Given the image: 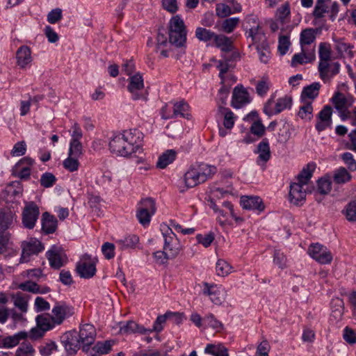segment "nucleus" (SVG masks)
<instances>
[{
  "label": "nucleus",
  "instance_id": "nucleus-36",
  "mask_svg": "<svg viewBox=\"0 0 356 356\" xmlns=\"http://www.w3.org/2000/svg\"><path fill=\"white\" fill-rule=\"evenodd\" d=\"M316 165L314 163H308L298 175L297 182L307 186L312 177Z\"/></svg>",
  "mask_w": 356,
  "mask_h": 356
},
{
  "label": "nucleus",
  "instance_id": "nucleus-53",
  "mask_svg": "<svg viewBox=\"0 0 356 356\" xmlns=\"http://www.w3.org/2000/svg\"><path fill=\"white\" fill-rule=\"evenodd\" d=\"M18 288L23 291L31 292L33 293H44L49 291V289H45L43 291H40L39 286L36 283L33 282H26L24 283H21L19 284Z\"/></svg>",
  "mask_w": 356,
  "mask_h": 356
},
{
  "label": "nucleus",
  "instance_id": "nucleus-21",
  "mask_svg": "<svg viewBox=\"0 0 356 356\" xmlns=\"http://www.w3.org/2000/svg\"><path fill=\"white\" fill-rule=\"evenodd\" d=\"M17 65L21 69L29 67L33 61L31 50L26 45L21 46L16 52Z\"/></svg>",
  "mask_w": 356,
  "mask_h": 356
},
{
  "label": "nucleus",
  "instance_id": "nucleus-20",
  "mask_svg": "<svg viewBox=\"0 0 356 356\" xmlns=\"http://www.w3.org/2000/svg\"><path fill=\"white\" fill-rule=\"evenodd\" d=\"M314 46L311 49H301V52L293 55L291 65L296 67L298 65H304L315 60Z\"/></svg>",
  "mask_w": 356,
  "mask_h": 356
},
{
  "label": "nucleus",
  "instance_id": "nucleus-59",
  "mask_svg": "<svg viewBox=\"0 0 356 356\" xmlns=\"http://www.w3.org/2000/svg\"><path fill=\"white\" fill-rule=\"evenodd\" d=\"M83 146L80 140H71L68 154L79 157L82 154Z\"/></svg>",
  "mask_w": 356,
  "mask_h": 356
},
{
  "label": "nucleus",
  "instance_id": "nucleus-48",
  "mask_svg": "<svg viewBox=\"0 0 356 356\" xmlns=\"http://www.w3.org/2000/svg\"><path fill=\"white\" fill-rule=\"evenodd\" d=\"M216 273L218 276L225 277L232 271V266L223 259H218L216 266Z\"/></svg>",
  "mask_w": 356,
  "mask_h": 356
},
{
  "label": "nucleus",
  "instance_id": "nucleus-29",
  "mask_svg": "<svg viewBox=\"0 0 356 356\" xmlns=\"http://www.w3.org/2000/svg\"><path fill=\"white\" fill-rule=\"evenodd\" d=\"M57 228V220L48 212H44L42 217V229L46 234L54 233Z\"/></svg>",
  "mask_w": 356,
  "mask_h": 356
},
{
  "label": "nucleus",
  "instance_id": "nucleus-35",
  "mask_svg": "<svg viewBox=\"0 0 356 356\" xmlns=\"http://www.w3.org/2000/svg\"><path fill=\"white\" fill-rule=\"evenodd\" d=\"M204 353L213 356H229L228 349L222 343L207 344Z\"/></svg>",
  "mask_w": 356,
  "mask_h": 356
},
{
  "label": "nucleus",
  "instance_id": "nucleus-44",
  "mask_svg": "<svg viewBox=\"0 0 356 356\" xmlns=\"http://www.w3.org/2000/svg\"><path fill=\"white\" fill-rule=\"evenodd\" d=\"M195 34L198 40L204 42H208L213 40L216 33L203 27H197L195 29Z\"/></svg>",
  "mask_w": 356,
  "mask_h": 356
},
{
  "label": "nucleus",
  "instance_id": "nucleus-27",
  "mask_svg": "<svg viewBox=\"0 0 356 356\" xmlns=\"http://www.w3.org/2000/svg\"><path fill=\"white\" fill-rule=\"evenodd\" d=\"M316 31L314 29H306L302 31L300 35L301 49H311L315 47Z\"/></svg>",
  "mask_w": 356,
  "mask_h": 356
},
{
  "label": "nucleus",
  "instance_id": "nucleus-58",
  "mask_svg": "<svg viewBox=\"0 0 356 356\" xmlns=\"http://www.w3.org/2000/svg\"><path fill=\"white\" fill-rule=\"evenodd\" d=\"M239 22L238 17H232L225 19L222 23V30L227 33H232Z\"/></svg>",
  "mask_w": 356,
  "mask_h": 356
},
{
  "label": "nucleus",
  "instance_id": "nucleus-46",
  "mask_svg": "<svg viewBox=\"0 0 356 356\" xmlns=\"http://www.w3.org/2000/svg\"><path fill=\"white\" fill-rule=\"evenodd\" d=\"M343 314V302L340 298L332 300V316L337 321L341 320Z\"/></svg>",
  "mask_w": 356,
  "mask_h": 356
},
{
  "label": "nucleus",
  "instance_id": "nucleus-64",
  "mask_svg": "<svg viewBox=\"0 0 356 356\" xmlns=\"http://www.w3.org/2000/svg\"><path fill=\"white\" fill-rule=\"evenodd\" d=\"M56 181V177L51 172H45L42 175L40 184L44 188L51 187Z\"/></svg>",
  "mask_w": 356,
  "mask_h": 356
},
{
  "label": "nucleus",
  "instance_id": "nucleus-23",
  "mask_svg": "<svg viewBox=\"0 0 356 356\" xmlns=\"http://www.w3.org/2000/svg\"><path fill=\"white\" fill-rule=\"evenodd\" d=\"M49 264L54 268H59L64 265L66 258L62 251L56 247H52L47 252Z\"/></svg>",
  "mask_w": 356,
  "mask_h": 356
},
{
  "label": "nucleus",
  "instance_id": "nucleus-11",
  "mask_svg": "<svg viewBox=\"0 0 356 356\" xmlns=\"http://www.w3.org/2000/svg\"><path fill=\"white\" fill-rule=\"evenodd\" d=\"M40 211L38 207L33 202L26 204L22 212V224L27 229H33L38 218Z\"/></svg>",
  "mask_w": 356,
  "mask_h": 356
},
{
  "label": "nucleus",
  "instance_id": "nucleus-6",
  "mask_svg": "<svg viewBox=\"0 0 356 356\" xmlns=\"http://www.w3.org/2000/svg\"><path fill=\"white\" fill-rule=\"evenodd\" d=\"M156 212L155 202L152 198L142 200L138 207L136 217L143 226L149 225L152 216Z\"/></svg>",
  "mask_w": 356,
  "mask_h": 356
},
{
  "label": "nucleus",
  "instance_id": "nucleus-57",
  "mask_svg": "<svg viewBox=\"0 0 356 356\" xmlns=\"http://www.w3.org/2000/svg\"><path fill=\"white\" fill-rule=\"evenodd\" d=\"M327 1L317 0L313 15L316 18H321L328 12V7L326 5Z\"/></svg>",
  "mask_w": 356,
  "mask_h": 356
},
{
  "label": "nucleus",
  "instance_id": "nucleus-13",
  "mask_svg": "<svg viewBox=\"0 0 356 356\" xmlns=\"http://www.w3.org/2000/svg\"><path fill=\"white\" fill-rule=\"evenodd\" d=\"M292 103V99L290 97L284 96L283 97L279 98L275 103V107L273 106V99H270L266 103L264 107V112L270 116L273 115H276L286 108H290Z\"/></svg>",
  "mask_w": 356,
  "mask_h": 356
},
{
  "label": "nucleus",
  "instance_id": "nucleus-8",
  "mask_svg": "<svg viewBox=\"0 0 356 356\" xmlns=\"http://www.w3.org/2000/svg\"><path fill=\"white\" fill-rule=\"evenodd\" d=\"M97 262V259L90 255H83L76 264V271L79 276L85 279L92 277L96 273Z\"/></svg>",
  "mask_w": 356,
  "mask_h": 356
},
{
  "label": "nucleus",
  "instance_id": "nucleus-14",
  "mask_svg": "<svg viewBox=\"0 0 356 356\" xmlns=\"http://www.w3.org/2000/svg\"><path fill=\"white\" fill-rule=\"evenodd\" d=\"M334 107L341 113L343 120H346L348 112V108L353 104V98L350 95H345L341 92H337L332 98Z\"/></svg>",
  "mask_w": 356,
  "mask_h": 356
},
{
  "label": "nucleus",
  "instance_id": "nucleus-51",
  "mask_svg": "<svg viewBox=\"0 0 356 356\" xmlns=\"http://www.w3.org/2000/svg\"><path fill=\"white\" fill-rule=\"evenodd\" d=\"M35 353L33 346L30 343L24 342L16 350L15 356H34Z\"/></svg>",
  "mask_w": 356,
  "mask_h": 356
},
{
  "label": "nucleus",
  "instance_id": "nucleus-42",
  "mask_svg": "<svg viewBox=\"0 0 356 356\" xmlns=\"http://www.w3.org/2000/svg\"><path fill=\"white\" fill-rule=\"evenodd\" d=\"M189 105L184 101H180L175 103L173 106L175 118L180 116L186 119H189Z\"/></svg>",
  "mask_w": 356,
  "mask_h": 356
},
{
  "label": "nucleus",
  "instance_id": "nucleus-55",
  "mask_svg": "<svg viewBox=\"0 0 356 356\" xmlns=\"http://www.w3.org/2000/svg\"><path fill=\"white\" fill-rule=\"evenodd\" d=\"M233 192L232 186H228L226 188L220 187H213L210 190V195L212 198L220 199L227 194H231Z\"/></svg>",
  "mask_w": 356,
  "mask_h": 356
},
{
  "label": "nucleus",
  "instance_id": "nucleus-12",
  "mask_svg": "<svg viewBox=\"0 0 356 356\" xmlns=\"http://www.w3.org/2000/svg\"><path fill=\"white\" fill-rule=\"evenodd\" d=\"M308 253L311 257L321 264H330L332 260L330 251L318 243L311 245L308 248Z\"/></svg>",
  "mask_w": 356,
  "mask_h": 356
},
{
  "label": "nucleus",
  "instance_id": "nucleus-50",
  "mask_svg": "<svg viewBox=\"0 0 356 356\" xmlns=\"http://www.w3.org/2000/svg\"><path fill=\"white\" fill-rule=\"evenodd\" d=\"M79 157L68 154L67 159L63 162L64 168L71 172L77 171L79 167V162L78 161Z\"/></svg>",
  "mask_w": 356,
  "mask_h": 356
},
{
  "label": "nucleus",
  "instance_id": "nucleus-37",
  "mask_svg": "<svg viewBox=\"0 0 356 356\" xmlns=\"http://www.w3.org/2000/svg\"><path fill=\"white\" fill-rule=\"evenodd\" d=\"M28 332L25 331H20L17 333L4 337V345L6 348H11L19 344V341L26 339L28 337Z\"/></svg>",
  "mask_w": 356,
  "mask_h": 356
},
{
  "label": "nucleus",
  "instance_id": "nucleus-18",
  "mask_svg": "<svg viewBox=\"0 0 356 356\" xmlns=\"http://www.w3.org/2000/svg\"><path fill=\"white\" fill-rule=\"evenodd\" d=\"M73 314V308L65 303H57L52 309V317L56 325L61 324L66 318Z\"/></svg>",
  "mask_w": 356,
  "mask_h": 356
},
{
  "label": "nucleus",
  "instance_id": "nucleus-22",
  "mask_svg": "<svg viewBox=\"0 0 356 356\" xmlns=\"http://www.w3.org/2000/svg\"><path fill=\"white\" fill-rule=\"evenodd\" d=\"M204 287L203 289V294L209 296L210 300L215 305H221L225 300V295L220 288L217 286L209 285L207 283H204Z\"/></svg>",
  "mask_w": 356,
  "mask_h": 356
},
{
  "label": "nucleus",
  "instance_id": "nucleus-45",
  "mask_svg": "<svg viewBox=\"0 0 356 356\" xmlns=\"http://www.w3.org/2000/svg\"><path fill=\"white\" fill-rule=\"evenodd\" d=\"M331 57V51L330 45L326 43H321L319 46V64L322 67L325 66V64L330 63Z\"/></svg>",
  "mask_w": 356,
  "mask_h": 356
},
{
  "label": "nucleus",
  "instance_id": "nucleus-54",
  "mask_svg": "<svg viewBox=\"0 0 356 356\" xmlns=\"http://www.w3.org/2000/svg\"><path fill=\"white\" fill-rule=\"evenodd\" d=\"M10 234L8 232H0V254L7 252L11 248Z\"/></svg>",
  "mask_w": 356,
  "mask_h": 356
},
{
  "label": "nucleus",
  "instance_id": "nucleus-10",
  "mask_svg": "<svg viewBox=\"0 0 356 356\" xmlns=\"http://www.w3.org/2000/svg\"><path fill=\"white\" fill-rule=\"evenodd\" d=\"M21 247L22 249L21 263L28 262L31 256L38 254L44 249L42 243L36 238H30L23 241Z\"/></svg>",
  "mask_w": 356,
  "mask_h": 356
},
{
  "label": "nucleus",
  "instance_id": "nucleus-19",
  "mask_svg": "<svg viewBox=\"0 0 356 356\" xmlns=\"http://www.w3.org/2000/svg\"><path fill=\"white\" fill-rule=\"evenodd\" d=\"M305 185L295 182L291 184L289 197L290 201L295 205H302L306 198Z\"/></svg>",
  "mask_w": 356,
  "mask_h": 356
},
{
  "label": "nucleus",
  "instance_id": "nucleus-17",
  "mask_svg": "<svg viewBox=\"0 0 356 356\" xmlns=\"http://www.w3.org/2000/svg\"><path fill=\"white\" fill-rule=\"evenodd\" d=\"M33 163L34 160L29 156L20 159L14 167L16 176L21 179H28L31 175V168Z\"/></svg>",
  "mask_w": 356,
  "mask_h": 356
},
{
  "label": "nucleus",
  "instance_id": "nucleus-39",
  "mask_svg": "<svg viewBox=\"0 0 356 356\" xmlns=\"http://www.w3.org/2000/svg\"><path fill=\"white\" fill-rule=\"evenodd\" d=\"M216 47L221 49V51L227 52L232 49V42L227 37L223 35H215L213 40Z\"/></svg>",
  "mask_w": 356,
  "mask_h": 356
},
{
  "label": "nucleus",
  "instance_id": "nucleus-15",
  "mask_svg": "<svg viewBox=\"0 0 356 356\" xmlns=\"http://www.w3.org/2000/svg\"><path fill=\"white\" fill-rule=\"evenodd\" d=\"M251 102L249 92L242 85L236 86L232 92L231 106L234 108H241Z\"/></svg>",
  "mask_w": 356,
  "mask_h": 356
},
{
  "label": "nucleus",
  "instance_id": "nucleus-52",
  "mask_svg": "<svg viewBox=\"0 0 356 356\" xmlns=\"http://www.w3.org/2000/svg\"><path fill=\"white\" fill-rule=\"evenodd\" d=\"M113 344L112 341H99L92 348V350L96 353L104 355L108 353Z\"/></svg>",
  "mask_w": 356,
  "mask_h": 356
},
{
  "label": "nucleus",
  "instance_id": "nucleus-49",
  "mask_svg": "<svg viewBox=\"0 0 356 356\" xmlns=\"http://www.w3.org/2000/svg\"><path fill=\"white\" fill-rule=\"evenodd\" d=\"M270 83L267 76H263L256 83L255 88L258 95L264 97L268 92L270 88Z\"/></svg>",
  "mask_w": 356,
  "mask_h": 356
},
{
  "label": "nucleus",
  "instance_id": "nucleus-31",
  "mask_svg": "<svg viewBox=\"0 0 356 356\" xmlns=\"http://www.w3.org/2000/svg\"><path fill=\"white\" fill-rule=\"evenodd\" d=\"M321 84L318 82H314L311 85L305 87L301 93L302 101H312L319 93Z\"/></svg>",
  "mask_w": 356,
  "mask_h": 356
},
{
  "label": "nucleus",
  "instance_id": "nucleus-28",
  "mask_svg": "<svg viewBox=\"0 0 356 356\" xmlns=\"http://www.w3.org/2000/svg\"><path fill=\"white\" fill-rule=\"evenodd\" d=\"M334 49L337 51L341 57L352 58L354 56L353 46L344 42L342 39H334Z\"/></svg>",
  "mask_w": 356,
  "mask_h": 356
},
{
  "label": "nucleus",
  "instance_id": "nucleus-40",
  "mask_svg": "<svg viewBox=\"0 0 356 356\" xmlns=\"http://www.w3.org/2000/svg\"><path fill=\"white\" fill-rule=\"evenodd\" d=\"M139 238L136 235H129L116 241V244L121 250L132 248L138 243Z\"/></svg>",
  "mask_w": 356,
  "mask_h": 356
},
{
  "label": "nucleus",
  "instance_id": "nucleus-38",
  "mask_svg": "<svg viewBox=\"0 0 356 356\" xmlns=\"http://www.w3.org/2000/svg\"><path fill=\"white\" fill-rule=\"evenodd\" d=\"M302 105L300 106L298 116L305 121H310L313 118V106L311 101H302Z\"/></svg>",
  "mask_w": 356,
  "mask_h": 356
},
{
  "label": "nucleus",
  "instance_id": "nucleus-1",
  "mask_svg": "<svg viewBox=\"0 0 356 356\" xmlns=\"http://www.w3.org/2000/svg\"><path fill=\"white\" fill-rule=\"evenodd\" d=\"M142 134L136 129L124 131L114 134L108 147L111 153L118 156L128 157L135 153H141Z\"/></svg>",
  "mask_w": 356,
  "mask_h": 356
},
{
  "label": "nucleus",
  "instance_id": "nucleus-63",
  "mask_svg": "<svg viewBox=\"0 0 356 356\" xmlns=\"http://www.w3.org/2000/svg\"><path fill=\"white\" fill-rule=\"evenodd\" d=\"M331 181L327 178H321L318 181L317 191L323 195H326L331 191Z\"/></svg>",
  "mask_w": 356,
  "mask_h": 356
},
{
  "label": "nucleus",
  "instance_id": "nucleus-26",
  "mask_svg": "<svg viewBox=\"0 0 356 356\" xmlns=\"http://www.w3.org/2000/svg\"><path fill=\"white\" fill-rule=\"evenodd\" d=\"M241 205L245 209L262 211L264 209V205L259 197H242L241 198Z\"/></svg>",
  "mask_w": 356,
  "mask_h": 356
},
{
  "label": "nucleus",
  "instance_id": "nucleus-60",
  "mask_svg": "<svg viewBox=\"0 0 356 356\" xmlns=\"http://www.w3.org/2000/svg\"><path fill=\"white\" fill-rule=\"evenodd\" d=\"M204 322L208 326L216 330L217 332H220L222 330V323L217 320L213 314H209L204 318Z\"/></svg>",
  "mask_w": 356,
  "mask_h": 356
},
{
  "label": "nucleus",
  "instance_id": "nucleus-43",
  "mask_svg": "<svg viewBox=\"0 0 356 356\" xmlns=\"http://www.w3.org/2000/svg\"><path fill=\"white\" fill-rule=\"evenodd\" d=\"M257 152L259 154L258 162H267L270 157V151L267 139H264L257 147Z\"/></svg>",
  "mask_w": 356,
  "mask_h": 356
},
{
  "label": "nucleus",
  "instance_id": "nucleus-33",
  "mask_svg": "<svg viewBox=\"0 0 356 356\" xmlns=\"http://www.w3.org/2000/svg\"><path fill=\"white\" fill-rule=\"evenodd\" d=\"M177 157V152L174 149H168L164 152L158 159L156 167L160 169L165 168L172 163Z\"/></svg>",
  "mask_w": 356,
  "mask_h": 356
},
{
  "label": "nucleus",
  "instance_id": "nucleus-16",
  "mask_svg": "<svg viewBox=\"0 0 356 356\" xmlns=\"http://www.w3.org/2000/svg\"><path fill=\"white\" fill-rule=\"evenodd\" d=\"M332 108L330 106H325L316 115L315 128L318 132H321L328 128H331L332 120Z\"/></svg>",
  "mask_w": 356,
  "mask_h": 356
},
{
  "label": "nucleus",
  "instance_id": "nucleus-9",
  "mask_svg": "<svg viewBox=\"0 0 356 356\" xmlns=\"http://www.w3.org/2000/svg\"><path fill=\"white\" fill-rule=\"evenodd\" d=\"M165 229L166 230L162 229L164 231L163 233L164 238L163 250L168 251L169 257L175 258L179 254L181 249L179 241L171 228L165 227Z\"/></svg>",
  "mask_w": 356,
  "mask_h": 356
},
{
  "label": "nucleus",
  "instance_id": "nucleus-61",
  "mask_svg": "<svg viewBox=\"0 0 356 356\" xmlns=\"http://www.w3.org/2000/svg\"><path fill=\"white\" fill-rule=\"evenodd\" d=\"M290 45L291 42L288 35L280 36L277 49L282 56L284 55L287 52Z\"/></svg>",
  "mask_w": 356,
  "mask_h": 356
},
{
  "label": "nucleus",
  "instance_id": "nucleus-4",
  "mask_svg": "<svg viewBox=\"0 0 356 356\" xmlns=\"http://www.w3.org/2000/svg\"><path fill=\"white\" fill-rule=\"evenodd\" d=\"M187 30L179 15L171 18L168 25L169 43L176 47H182L186 42Z\"/></svg>",
  "mask_w": 356,
  "mask_h": 356
},
{
  "label": "nucleus",
  "instance_id": "nucleus-25",
  "mask_svg": "<svg viewBox=\"0 0 356 356\" xmlns=\"http://www.w3.org/2000/svg\"><path fill=\"white\" fill-rule=\"evenodd\" d=\"M171 318H175L179 323L181 320V314L177 312H167L165 314L157 316L151 330L157 333L161 332L166 321Z\"/></svg>",
  "mask_w": 356,
  "mask_h": 356
},
{
  "label": "nucleus",
  "instance_id": "nucleus-41",
  "mask_svg": "<svg viewBox=\"0 0 356 356\" xmlns=\"http://www.w3.org/2000/svg\"><path fill=\"white\" fill-rule=\"evenodd\" d=\"M14 305L18 308L22 312H26L28 310V302L29 296L22 294L20 292L13 296Z\"/></svg>",
  "mask_w": 356,
  "mask_h": 356
},
{
  "label": "nucleus",
  "instance_id": "nucleus-34",
  "mask_svg": "<svg viewBox=\"0 0 356 356\" xmlns=\"http://www.w3.org/2000/svg\"><path fill=\"white\" fill-rule=\"evenodd\" d=\"M36 323L37 326L45 332L51 330L56 325L52 316H50L49 314L38 315L36 317Z\"/></svg>",
  "mask_w": 356,
  "mask_h": 356
},
{
  "label": "nucleus",
  "instance_id": "nucleus-56",
  "mask_svg": "<svg viewBox=\"0 0 356 356\" xmlns=\"http://www.w3.org/2000/svg\"><path fill=\"white\" fill-rule=\"evenodd\" d=\"M343 213L348 221H356V200L349 202Z\"/></svg>",
  "mask_w": 356,
  "mask_h": 356
},
{
  "label": "nucleus",
  "instance_id": "nucleus-32",
  "mask_svg": "<svg viewBox=\"0 0 356 356\" xmlns=\"http://www.w3.org/2000/svg\"><path fill=\"white\" fill-rule=\"evenodd\" d=\"M219 114L223 118V125L227 129H231L235 123L236 116L228 108L222 105L218 106Z\"/></svg>",
  "mask_w": 356,
  "mask_h": 356
},
{
  "label": "nucleus",
  "instance_id": "nucleus-3",
  "mask_svg": "<svg viewBox=\"0 0 356 356\" xmlns=\"http://www.w3.org/2000/svg\"><path fill=\"white\" fill-rule=\"evenodd\" d=\"M217 169L213 165L204 163L192 165L184 175V183L187 188H193L210 179Z\"/></svg>",
  "mask_w": 356,
  "mask_h": 356
},
{
  "label": "nucleus",
  "instance_id": "nucleus-24",
  "mask_svg": "<svg viewBox=\"0 0 356 356\" xmlns=\"http://www.w3.org/2000/svg\"><path fill=\"white\" fill-rule=\"evenodd\" d=\"M340 65L337 62L327 63L323 67L318 65V72L320 77L324 81H328L332 77L339 73Z\"/></svg>",
  "mask_w": 356,
  "mask_h": 356
},
{
  "label": "nucleus",
  "instance_id": "nucleus-5",
  "mask_svg": "<svg viewBox=\"0 0 356 356\" xmlns=\"http://www.w3.org/2000/svg\"><path fill=\"white\" fill-rule=\"evenodd\" d=\"M245 27L246 37L248 40L250 39L252 44L256 47L266 45V42H267L266 37L256 17L253 15L248 16L245 19Z\"/></svg>",
  "mask_w": 356,
  "mask_h": 356
},
{
  "label": "nucleus",
  "instance_id": "nucleus-2",
  "mask_svg": "<svg viewBox=\"0 0 356 356\" xmlns=\"http://www.w3.org/2000/svg\"><path fill=\"white\" fill-rule=\"evenodd\" d=\"M96 335V330L92 325L83 324L80 327L79 333L73 331L66 334L63 343L66 350L70 354L75 353L80 347L87 352L88 347L94 343Z\"/></svg>",
  "mask_w": 356,
  "mask_h": 356
},
{
  "label": "nucleus",
  "instance_id": "nucleus-30",
  "mask_svg": "<svg viewBox=\"0 0 356 356\" xmlns=\"http://www.w3.org/2000/svg\"><path fill=\"white\" fill-rule=\"evenodd\" d=\"M16 219L15 213L10 210L0 211V232L10 227Z\"/></svg>",
  "mask_w": 356,
  "mask_h": 356
},
{
  "label": "nucleus",
  "instance_id": "nucleus-7",
  "mask_svg": "<svg viewBox=\"0 0 356 356\" xmlns=\"http://www.w3.org/2000/svg\"><path fill=\"white\" fill-rule=\"evenodd\" d=\"M127 89L131 94L133 99L138 100L147 99V92L145 90L144 81L140 73L137 72L129 77Z\"/></svg>",
  "mask_w": 356,
  "mask_h": 356
},
{
  "label": "nucleus",
  "instance_id": "nucleus-47",
  "mask_svg": "<svg viewBox=\"0 0 356 356\" xmlns=\"http://www.w3.org/2000/svg\"><path fill=\"white\" fill-rule=\"evenodd\" d=\"M352 177L345 168H340L334 172L333 179L338 184H345L351 179Z\"/></svg>",
  "mask_w": 356,
  "mask_h": 356
},
{
  "label": "nucleus",
  "instance_id": "nucleus-62",
  "mask_svg": "<svg viewBox=\"0 0 356 356\" xmlns=\"http://www.w3.org/2000/svg\"><path fill=\"white\" fill-rule=\"evenodd\" d=\"M26 144L25 141H19L15 143L10 152L12 156H21L26 154Z\"/></svg>",
  "mask_w": 356,
  "mask_h": 356
}]
</instances>
